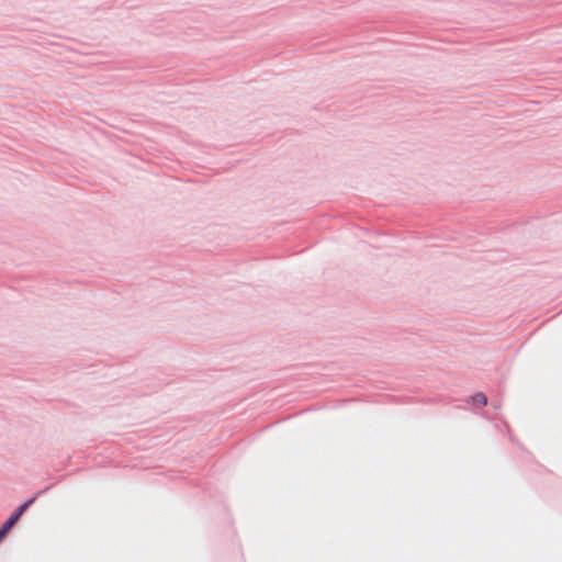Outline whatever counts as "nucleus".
Here are the masks:
<instances>
[{"label": "nucleus", "mask_w": 562, "mask_h": 562, "mask_svg": "<svg viewBox=\"0 0 562 562\" xmlns=\"http://www.w3.org/2000/svg\"><path fill=\"white\" fill-rule=\"evenodd\" d=\"M55 484H50L46 487H44L43 490L36 492L32 497L27 498L26 501H24L22 504H20L14 510L13 513L19 516L20 518L22 517V515L30 508L31 505H33V503L36 501V498L43 494H45L47 491H49Z\"/></svg>", "instance_id": "nucleus-1"}, {"label": "nucleus", "mask_w": 562, "mask_h": 562, "mask_svg": "<svg viewBox=\"0 0 562 562\" xmlns=\"http://www.w3.org/2000/svg\"><path fill=\"white\" fill-rule=\"evenodd\" d=\"M55 484H50L46 487H44L43 490L36 492L32 497L27 498L26 501H24L22 504H20L14 510L13 513L19 516L20 518L22 517V515L30 508L31 505H33V503L36 501V498L43 494H45L47 491H49Z\"/></svg>", "instance_id": "nucleus-2"}, {"label": "nucleus", "mask_w": 562, "mask_h": 562, "mask_svg": "<svg viewBox=\"0 0 562 562\" xmlns=\"http://www.w3.org/2000/svg\"><path fill=\"white\" fill-rule=\"evenodd\" d=\"M21 518L13 512L8 519L0 526V542L8 536L12 528L19 522Z\"/></svg>", "instance_id": "nucleus-3"}, {"label": "nucleus", "mask_w": 562, "mask_h": 562, "mask_svg": "<svg viewBox=\"0 0 562 562\" xmlns=\"http://www.w3.org/2000/svg\"><path fill=\"white\" fill-rule=\"evenodd\" d=\"M471 400L474 406L483 407L487 405V396L482 392H477L474 395H472Z\"/></svg>", "instance_id": "nucleus-4"}]
</instances>
